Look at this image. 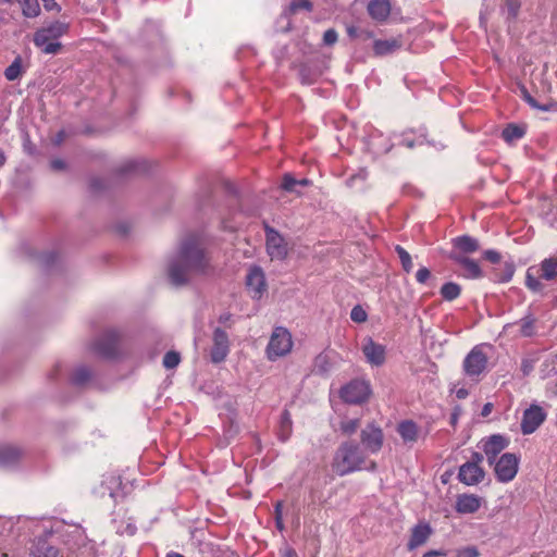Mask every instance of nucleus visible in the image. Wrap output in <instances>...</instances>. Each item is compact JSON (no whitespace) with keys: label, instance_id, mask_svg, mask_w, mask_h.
<instances>
[{"label":"nucleus","instance_id":"obj_17","mask_svg":"<svg viewBox=\"0 0 557 557\" xmlns=\"http://www.w3.org/2000/svg\"><path fill=\"white\" fill-rule=\"evenodd\" d=\"M230 351V342L227 334L221 330L215 329L213 332V346L211 348V360L214 363L222 362Z\"/></svg>","mask_w":557,"mask_h":557},{"label":"nucleus","instance_id":"obj_4","mask_svg":"<svg viewBox=\"0 0 557 557\" xmlns=\"http://www.w3.org/2000/svg\"><path fill=\"white\" fill-rule=\"evenodd\" d=\"M362 461L359 447L350 443H344L336 450L332 467L338 475H345L362 469Z\"/></svg>","mask_w":557,"mask_h":557},{"label":"nucleus","instance_id":"obj_53","mask_svg":"<svg viewBox=\"0 0 557 557\" xmlns=\"http://www.w3.org/2000/svg\"><path fill=\"white\" fill-rule=\"evenodd\" d=\"M445 555H446V553L443 550L431 549V550H428L426 553H424L423 557H441V556H445Z\"/></svg>","mask_w":557,"mask_h":557},{"label":"nucleus","instance_id":"obj_64","mask_svg":"<svg viewBox=\"0 0 557 557\" xmlns=\"http://www.w3.org/2000/svg\"><path fill=\"white\" fill-rule=\"evenodd\" d=\"M1 557H8V554L7 553H2Z\"/></svg>","mask_w":557,"mask_h":557},{"label":"nucleus","instance_id":"obj_57","mask_svg":"<svg viewBox=\"0 0 557 557\" xmlns=\"http://www.w3.org/2000/svg\"><path fill=\"white\" fill-rule=\"evenodd\" d=\"M310 181L307 178L298 180V186H308Z\"/></svg>","mask_w":557,"mask_h":557},{"label":"nucleus","instance_id":"obj_18","mask_svg":"<svg viewBox=\"0 0 557 557\" xmlns=\"http://www.w3.org/2000/svg\"><path fill=\"white\" fill-rule=\"evenodd\" d=\"M361 351L366 361L371 367H381L383 364V347L375 343L372 337H366L362 341Z\"/></svg>","mask_w":557,"mask_h":557},{"label":"nucleus","instance_id":"obj_23","mask_svg":"<svg viewBox=\"0 0 557 557\" xmlns=\"http://www.w3.org/2000/svg\"><path fill=\"white\" fill-rule=\"evenodd\" d=\"M22 458V451L14 446L0 447V467L10 468L15 466Z\"/></svg>","mask_w":557,"mask_h":557},{"label":"nucleus","instance_id":"obj_12","mask_svg":"<svg viewBox=\"0 0 557 557\" xmlns=\"http://www.w3.org/2000/svg\"><path fill=\"white\" fill-rule=\"evenodd\" d=\"M119 341L120 333L115 330H108L95 343V350L102 357H114L117 352Z\"/></svg>","mask_w":557,"mask_h":557},{"label":"nucleus","instance_id":"obj_9","mask_svg":"<svg viewBox=\"0 0 557 557\" xmlns=\"http://www.w3.org/2000/svg\"><path fill=\"white\" fill-rule=\"evenodd\" d=\"M267 252L272 260H284L288 255V244L274 228L267 226Z\"/></svg>","mask_w":557,"mask_h":557},{"label":"nucleus","instance_id":"obj_50","mask_svg":"<svg viewBox=\"0 0 557 557\" xmlns=\"http://www.w3.org/2000/svg\"><path fill=\"white\" fill-rule=\"evenodd\" d=\"M461 414V408L459 406H456L450 414V424L453 426H456L458 419Z\"/></svg>","mask_w":557,"mask_h":557},{"label":"nucleus","instance_id":"obj_32","mask_svg":"<svg viewBox=\"0 0 557 557\" xmlns=\"http://www.w3.org/2000/svg\"><path fill=\"white\" fill-rule=\"evenodd\" d=\"M91 377V371L85 366H79L75 368L72 372V381L75 384H84Z\"/></svg>","mask_w":557,"mask_h":557},{"label":"nucleus","instance_id":"obj_35","mask_svg":"<svg viewBox=\"0 0 557 557\" xmlns=\"http://www.w3.org/2000/svg\"><path fill=\"white\" fill-rule=\"evenodd\" d=\"M520 7H521L520 0H506L505 9L507 12V17L510 20H515L518 16Z\"/></svg>","mask_w":557,"mask_h":557},{"label":"nucleus","instance_id":"obj_61","mask_svg":"<svg viewBox=\"0 0 557 557\" xmlns=\"http://www.w3.org/2000/svg\"><path fill=\"white\" fill-rule=\"evenodd\" d=\"M230 318H231V315H230V314H223V315H221V317H220V321H221V322H226V321H228V320H230Z\"/></svg>","mask_w":557,"mask_h":557},{"label":"nucleus","instance_id":"obj_33","mask_svg":"<svg viewBox=\"0 0 557 557\" xmlns=\"http://www.w3.org/2000/svg\"><path fill=\"white\" fill-rule=\"evenodd\" d=\"M395 251L397 252V255L400 259L404 271L409 273L413 268L412 260H411L409 252L399 245H397L395 247Z\"/></svg>","mask_w":557,"mask_h":557},{"label":"nucleus","instance_id":"obj_41","mask_svg":"<svg viewBox=\"0 0 557 557\" xmlns=\"http://www.w3.org/2000/svg\"><path fill=\"white\" fill-rule=\"evenodd\" d=\"M401 37L385 40V53L394 52L403 46Z\"/></svg>","mask_w":557,"mask_h":557},{"label":"nucleus","instance_id":"obj_51","mask_svg":"<svg viewBox=\"0 0 557 557\" xmlns=\"http://www.w3.org/2000/svg\"><path fill=\"white\" fill-rule=\"evenodd\" d=\"M483 459H484V457L481 453L474 451V453H472L471 459L468 462L475 463V465L480 466L481 462L483 461Z\"/></svg>","mask_w":557,"mask_h":557},{"label":"nucleus","instance_id":"obj_25","mask_svg":"<svg viewBox=\"0 0 557 557\" xmlns=\"http://www.w3.org/2000/svg\"><path fill=\"white\" fill-rule=\"evenodd\" d=\"M522 97L524 101L532 108L547 112V111H557V102L556 101H548L546 103H539L535 98H533L525 87L521 89Z\"/></svg>","mask_w":557,"mask_h":557},{"label":"nucleus","instance_id":"obj_48","mask_svg":"<svg viewBox=\"0 0 557 557\" xmlns=\"http://www.w3.org/2000/svg\"><path fill=\"white\" fill-rule=\"evenodd\" d=\"M13 4V0H0V23L5 21L9 8Z\"/></svg>","mask_w":557,"mask_h":557},{"label":"nucleus","instance_id":"obj_15","mask_svg":"<svg viewBox=\"0 0 557 557\" xmlns=\"http://www.w3.org/2000/svg\"><path fill=\"white\" fill-rule=\"evenodd\" d=\"M246 284L253 299H260L267 290L265 276L260 268H252L247 274Z\"/></svg>","mask_w":557,"mask_h":557},{"label":"nucleus","instance_id":"obj_2","mask_svg":"<svg viewBox=\"0 0 557 557\" xmlns=\"http://www.w3.org/2000/svg\"><path fill=\"white\" fill-rule=\"evenodd\" d=\"M69 27L66 22H51L34 33V45L45 54H57L62 49L58 39L69 32Z\"/></svg>","mask_w":557,"mask_h":557},{"label":"nucleus","instance_id":"obj_20","mask_svg":"<svg viewBox=\"0 0 557 557\" xmlns=\"http://www.w3.org/2000/svg\"><path fill=\"white\" fill-rule=\"evenodd\" d=\"M362 444L371 451L375 453L381 449L383 434L379 425L374 423L368 424L361 433Z\"/></svg>","mask_w":557,"mask_h":557},{"label":"nucleus","instance_id":"obj_58","mask_svg":"<svg viewBox=\"0 0 557 557\" xmlns=\"http://www.w3.org/2000/svg\"><path fill=\"white\" fill-rule=\"evenodd\" d=\"M467 396V391L466 389H459L457 392V397L458 398H465Z\"/></svg>","mask_w":557,"mask_h":557},{"label":"nucleus","instance_id":"obj_3","mask_svg":"<svg viewBox=\"0 0 557 557\" xmlns=\"http://www.w3.org/2000/svg\"><path fill=\"white\" fill-rule=\"evenodd\" d=\"M545 281L557 280V257H548L541 261L539 267H530L525 272V287L533 293H542Z\"/></svg>","mask_w":557,"mask_h":557},{"label":"nucleus","instance_id":"obj_55","mask_svg":"<svg viewBox=\"0 0 557 557\" xmlns=\"http://www.w3.org/2000/svg\"><path fill=\"white\" fill-rule=\"evenodd\" d=\"M347 33L350 37L355 38L357 36V28L355 26H347Z\"/></svg>","mask_w":557,"mask_h":557},{"label":"nucleus","instance_id":"obj_24","mask_svg":"<svg viewBox=\"0 0 557 557\" xmlns=\"http://www.w3.org/2000/svg\"><path fill=\"white\" fill-rule=\"evenodd\" d=\"M397 431L405 442H416L418 438V426L412 421H404L399 423Z\"/></svg>","mask_w":557,"mask_h":557},{"label":"nucleus","instance_id":"obj_16","mask_svg":"<svg viewBox=\"0 0 557 557\" xmlns=\"http://www.w3.org/2000/svg\"><path fill=\"white\" fill-rule=\"evenodd\" d=\"M433 534V529L426 521H420L410 531V536L407 543L408 550H414L416 548L424 545Z\"/></svg>","mask_w":557,"mask_h":557},{"label":"nucleus","instance_id":"obj_8","mask_svg":"<svg viewBox=\"0 0 557 557\" xmlns=\"http://www.w3.org/2000/svg\"><path fill=\"white\" fill-rule=\"evenodd\" d=\"M371 395L370 384L367 381L355 380L344 386L341 392L342 398L349 404H361Z\"/></svg>","mask_w":557,"mask_h":557},{"label":"nucleus","instance_id":"obj_11","mask_svg":"<svg viewBox=\"0 0 557 557\" xmlns=\"http://www.w3.org/2000/svg\"><path fill=\"white\" fill-rule=\"evenodd\" d=\"M482 449L490 465H493L496 457L509 445V438L502 434H493L481 441Z\"/></svg>","mask_w":557,"mask_h":557},{"label":"nucleus","instance_id":"obj_22","mask_svg":"<svg viewBox=\"0 0 557 557\" xmlns=\"http://www.w3.org/2000/svg\"><path fill=\"white\" fill-rule=\"evenodd\" d=\"M34 557H57L58 549L50 545L46 537H38L30 547Z\"/></svg>","mask_w":557,"mask_h":557},{"label":"nucleus","instance_id":"obj_5","mask_svg":"<svg viewBox=\"0 0 557 557\" xmlns=\"http://www.w3.org/2000/svg\"><path fill=\"white\" fill-rule=\"evenodd\" d=\"M484 345L474 346L466 356L462 362L463 372L471 379L479 380L480 375L487 370L488 357L484 351Z\"/></svg>","mask_w":557,"mask_h":557},{"label":"nucleus","instance_id":"obj_1","mask_svg":"<svg viewBox=\"0 0 557 557\" xmlns=\"http://www.w3.org/2000/svg\"><path fill=\"white\" fill-rule=\"evenodd\" d=\"M210 270V262L203 250L195 243H186L170 259L166 272L169 282L180 287L209 274Z\"/></svg>","mask_w":557,"mask_h":557},{"label":"nucleus","instance_id":"obj_26","mask_svg":"<svg viewBox=\"0 0 557 557\" xmlns=\"http://www.w3.org/2000/svg\"><path fill=\"white\" fill-rule=\"evenodd\" d=\"M21 7L23 16L35 18L40 15V5L38 0H16Z\"/></svg>","mask_w":557,"mask_h":557},{"label":"nucleus","instance_id":"obj_6","mask_svg":"<svg viewBox=\"0 0 557 557\" xmlns=\"http://www.w3.org/2000/svg\"><path fill=\"white\" fill-rule=\"evenodd\" d=\"M292 347L293 341L290 333L284 327H276L270 337L267 347V356L269 360H275L290 352Z\"/></svg>","mask_w":557,"mask_h":557},{"label":"nucleus","instance_id":"obj_43","mask_svg":"<svg viewBox=\"0 0 557 557\" xmlns=\"http://www.w3.org/2000/svg\"><path fill=\"white\" fill-rule=\"evenodd\" d=\"M274 513H275V523H276V528H277L280 531H283V530H284V523H283V505H282V503H281V502H278V503L275 505Z\"/></svg>","mask_w":557,"mask_h":557},{"label":"nucleus","instance_id":"obj_54","mask_svg":"<svg viewBox=\"0 0 557 557\" xmlns=\"http://www.w3.org/2000/svg\"><path fill=\"white\" fill-rule=\"evenodd\" d=\"M492 409H493V405L491 403H486L483 408H482V412L481 414L483 417H487L491 412H492Z\"/></svg>","mask_w":557,"mask_h":557},{"label":"nucleus","instance_id":"obj_44","mask_svg":"<svg viewBox=\"0 0 557 557\" xmlns=\"http://www.w3.org/2000/svg\"><path fill=\"white\" fill-rule=\"evenodd\" d=\"M367 176H368L367 172L364 170H361L357 174L351 175L347 180L346 184H347L348 187H351V188L356 187L357 181H366Z\"/></svg>","mask_w":557,"mask_h":557},{"label":"nucleus","instance_id":"obj_14","mask_svg":"<svg viewBox=\"0 0 557 557\" xmlns=\"http://www.w3.org/2000/svg\"><path fill=\"white\" fill-rule=\"evenodd\" d=\"M448 258L462 268V275L466 278L475 280L483 276V272L478 261L459 252H449Z\"/></svg>","mask_w":557,"mask_h":557},{"label":"nucleus","instance_id":"obj_60","mask_svg":"<svg viewBox=\"0 0 557 557\" xmlns=\"http://www.w3.org/2000/svg\"><path fill=\"white\" fill-rule=\"evenodd\" d=\"M512 275H513V268H512V267H510V270H509V272H508V274H507V276H506L505 281H510V280H511V277H512Z\"/></svg>","mask_w":557,"mask_h":557},{"label":"nucleus","instance_id":"obj_27","mask_svg":"<svg viewBox=\"0 0 557 557\" xmlns=\"http://www.w3.org/2000/svg\"><path fill=\"white\" fill-rule=\"evenodd\" d=\"M358 3L367 4L369 15L377 21H383V0H356Z\"/></svg>","mask_w":557,"mask_h":557},{"label":"nucleus","instance_id":"obj_39","mask_svg":"<svg viewBox=\"0 0 557 557\" xmlns=\"http://www.w3.org/2000/svg\"><path fill=\"white\" fill-rule=\"evenodd\" d=\"M300 9L311 11L312 3L309 0H295L289 5L290 13H296Z\"/></svg>","mask_w":557,"mask_h":557},{"label":"nucleus","instance_id":"obj_49","mask_svg":"<svg viewBox=\"0 0 557 557\" xmlns=\"http://www.w3.org/2000/svg\"><path fill=\"white\" fill-rule=\"evenodd\" d=\"M41 1H42V4H44V8L47 11H55V12H60L61 11V7L57 3L55 0H41Z\"/></svg>","mask_w":557,"mask_h":557},{"label":"nucleus","instance_id":"obj_21","mask_svg":"<svg viewBox=\"0 0 557 557\" xmlns=\"http://www.w3.org/2000/svg\"><path fill=\"white\" fill-rule=\"evenodd\" d=\"M453 250L450 252L473 253L480 249L479 240L470 235H461L451 239Z\"/></svg>","mask_w":557,"mask_h":557},{"label":"nucleus","instance_id":"obj_38","mask_svg":"<svg viewBox=\"0 0 557 557\" xmlns=\"http://www.w3.org/2000/svg\"><path fill=\"white\" fill-rule=\"evenodd\" d=\"M297 186H298V180L294 178L289 174H285L284 175L282 187L285 190L290 191V193H296L297 191Z\"/></svg>","mask_w":557,"mask_h":557},{"label":"nucleus","instance_id":"obj_56","mask_svg":"<svg viewBox=\"0 0 557 557\" xmlns=\"http://www.w3.org/2000/svg\"><path fill=\"white\" fill-rule=\"evenodd\" d=\"M384 5H385V21H386L387 17L389 16V14H391V3H389V1L385 0Z\"/></svg>","mask_w":557,"mask_h":557},{"label":"nucleus","instance_id":"obj_34","mask_svg":"<svg viewBox=\"0 0 557 557\" xmlns=\"http://www.w3.org/2000/svg\"><path fill=\"white\" fill-rule=\"evenodd\" d=\"M292 432V419L288 411H284L281 419L282 440L286 441Z\"/></svg>","mask_w":557,"mask_h":557},{"label":"nucleus","instance_id":"obj_37","mask_svg":"<svg viewBox=\"0 0 557 557\" xmlns=\"http://www.w3.org/2000/svg\"><path fill=\"white\" fill-rule=\"evenodd\" d=\"M181 361L180 355L175 351H169L163 357V366L166 369H173L178 366Z\"/></svg>","mask_w":557,"mask_h":557},{"label":"nucleus","instance_id":"obj_28","mask_svg":"<svg viewBox=\"0 0 557 557\" xmlns=\"http://www.w3.org/2000/svg\"><path fill=\"white\" fill-rule=\"evenodd\" d=\"M524 129L516 124H508L502 132V138L506 143H512L524 136Z\"/></svg>","mask_w":557,"mask_h":557},{"label":"nucleus","instance_id":"obj_40","mask_svg":"<svg viewBox=\"0 0 557 557\" xmlns=\"http://www.w3.org/2000/svg\"><path fill=\"white\" fill-rule=\"evenodd\" d=\"M358 428L359 421L357 419L344 421L341 425V429L345 434H352Z\"/></svg>","mask_w":557,"mask_h":557},{"label":"nucleus","instance_id":"obj_42","mask_svg":"<svg viewBox=\"0 0 557 557\" xmlns=\"http://www.w3.org/2000/svg\"><path fill=\"white\" fill-rule=\"evenodd\" d=\"M480 552L475 546H467L457 550V557H479Z\"/></svg>","mask_w":557,"mask_h":557},{"label":"nucleus","instance_id":"obj_29","mask_svg":"<svg viewBox=\"0 0 557 557\" xmlns=\"http://www.w3.org/2000/svg\"><path fill=\"white\" fill-rule=\"evenodd\" d=\"M461 288L454 282L445 283L441 287V295L445 300L451 301L460 296Z\"/></svg>","mask_w":557,"mask_h":557},{"label":"nucleus","instance_id":"obj_63","mask_svg":"<svg viewBox=\"0 0 557 557\" xmlns=\"http://www.w3.org/2000/svg\"><path fill=\"white\" fill-rule=\"evenodd\" d=\"M375 50L377 53H380V44L379 42H376V45H375Z\"/></svg>","mask_w":557,"mask_h":557},{"label":"nucleus","instance_id":"obj_31","mask_svg":"<svg viewBox=\"0 0 557 557\" xmlns=\"http://www.w3.org/2000/svg\"><path fill=\"white\" fill-rule=\"evenodd\" d=\"M535 318L527 315L520 320V333L524 337H530L535 334Z\"/></svg>","mask_w":557,"mask_h":557},{"label":"nucleus","instance_id":"obj_62","mask_svg":"<svg viewBox=\"0 0 557 557\" xmlns=\"http://www.w3.org/2000/svg\"><path fill=\"white\" fill-rule=\"evenodd\" d=\"M166 557H184V556H183V555H181V554H178V553H174V552H172V553H169V554L166 555Z\"/></svg>","mask_w":557,"mask_h":557},{"label":"nucleus","instance_id":"obj_46","mask_svg":"<svg viewBox=\"0 0 557 557\" xmlns=\"http://www.w3.org/2000/svg\"><path fill=\"white\" fill-rule=\"evenodd\" d=\"M431 272L428 268H420L416 273V280L420 284L426 283V281L430 278Z\"/></svg>","mask_w":557,"mask_h":557},{"label":"nucleus","instance_id":"obj_52","mask_svg":"<svg viewBox=\"0 0 557 557\" xmlns=\"http://www.w3.org/2000/svg\"><path fill=\"white\" fill-rule=\"evenodd\" d=\"M51 168L55 171H61L65 168V163L61 159H54L51 161Z\"/></svg>","mask_w":557,"mask_h":557},{"label":"nucleus","instance_id":"obj_36","mask_svg":"<svg viewBox=\"0 0 557 557\" xmlns=\"http://www.w3.org/2000/svg\"><path fill=\"white\" fill-rule=\"evenodd\" d=\"M368 318L367 311L360 305L355 306L350 311V319L356 323L366 322Z\"/></svg>","mask_w":557,"mask_h":557},{"label":"nucleus","instance_id":"obj_13","mask_svg":"<svg viewBox=\"0 0 557 557\" xmlns=\"http://www.w3.org/2000/svg\"><path fill=\"white\" fill-rule=\"evenodd\" d=\"M484 499L475 494L462 493L456 496L455 510L460 515H472L480 510Z\"/></svg>","mask_w":557,"mask_h":557},{"label":"nucleus","instance_id":"obj_47","mask_svg":"<svg viewBox=\"0 0 557 557\" xmlns=\"http://www.w3.org/2000/svg\"><path fill=\"white\" fill-rule=\"evenodd\" d=\"M483 257L492 263H498L502 259L500 253L493 249L485 250Z\"/></svg>","mask_w":557,"mask_h":557},{"label":"nucleus","instance_id":"obj_30","mask_svg":"<svg viewBox=\"0 0 557 557\" xmlns=\"http://www.w3.org/2000/svg\"><path fill=\"white\" fill-rule=\"evenodd\" d=\"M22 59L20 57L5 69L4 76L8 81H15L22 75Z\"/></svg>","mask_w":557,"mask_h":557},{"label":"nucleus","instance_id":"obj_59","mask_svg":"<svg viewBox=\"0 0 557 557\" xmlns=\"http://www.w3.org/2000/svg\"><path fill=\"white\" fill-rule=\"evenodd\" d=\"M5 160L4 153L0 150V168L5 163Z\"/></svg>","mask_w":557,"mask_h":557},{"label":"nucleus","instance_id":"obj_19","mask_svg":"<svg viewBox=\"0 0 557 557\" xmlns=\"http://www.w3.org/2000/svg\"><path fill=\"white\" fill-rule=\"evenodd\" d=\"M485 472L481 466L466 462L459 468L458 479L466 485H476L483 481Z\"/></svg>","mask_w":557,"mask_h":557},{"label":"nucleus","instance_id":"obj_7","mask_svg":"<svg viewBox=\"0 0 557 557\" xmlns=\"http://www.w3.org/2000/svg\"><path fill=\"white\" fill-rule=\"evenodd\" d=\"M495 465V475L499 482L508 483L512 481L518 472L519 468V458L516 454L506 453L500 456V458L493 463Z\"/></svg>","mask_w":557,"mask_h":557},{"label":"nucleus","instance_id":"obj_45","mask_svg":"<svg viewBox=\"0 0 557 557\" xmlns=\"http://www.w3.org/2000/svg\"><path fill=\"white\" fill-rule=\"evenodd\" d=\"M338 35L335 29H327L323 35V42L327 46H332L337 41Z\"/></svg>","mask_w":557,"mask_h":557},{"label":"nucleus","instance_id":"obj_10","mask_svg":"<svg viewBox=\"0 0 557 557\" xmlns=\"http://www.w3.org/2000/svg\"><path fill=\"white\" fill-rule=\"evenodd\" d=\"M545 419L546 413L543 408L537 405H531L530 408L523 412L521 432L524 435L532 434L545 421Z\"/></svg>","mask_w":557,"mask_h":557}]
</instances>
